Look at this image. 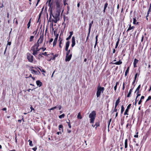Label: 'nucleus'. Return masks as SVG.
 <instances>
[{
    "mask_svg": "<svg viewBox=\"0 0 151 151\" xmlns=\"http://www.w3.org/2000/svg\"><path fill=\"white\" fill-rule=\"evenodd\" d=\"M104 90V88L101 87L100 83L99 84L97 88L96 92V96L97 98L100 97L101 94L103 93Z\"/></svg>",
    "mask_w": 151,
    "mask_h": 151,
    "instance_id": "f257e3e1",
    "label": "nucleus"
},
{
    "mask_svg": "<svg viewBox=\"0 0 151 151\" xmlns=\"http://www.w3.org/2000/svg\"><path fill=\"white\" fill-rule=\"evenodd\" d=\"M96 113L95 111H93L89 115V117L90 118V122L91 123H93L95 119Z\"/></svg>",
    "mask_w": 151,
    "mask_h": 151,
    "instance_id": "f03ea898",
    "label": "nucleus"
},
{
    "mask_svg": "<svg viewBox=\"0 0 151 151\" xmlns=\"http://www.w3.org/2000/svg\"><path fill=\"white\" fill-rule=\"evenodd\" d=\"M27 59L28 60V61L31 63H32L33 61V56L30 53H27Z\"/></svg>",
    "mask_w": 151,
    "mask_h": 151,
    "instance_id": "7ed1b4c3",
    "label": "nucleus"
},
{
    "mask_svg": "<svg viewBox=\"0 0 151 151\" xmlns=\"http://www.w3.org/2000/svg\"><path fill=\"white\" fill-rule=\"evenodd\" d=\"M56 6L57 11L59 13L60 12V10L61 9L62 4L59 1H57L56 3Z\"/></svg>",
    "mask_w": 151,
    "mask_h": 151,
    "instance_id": "20e7f679",
    "label": "nucleus"
},
{
    "mask_svg": "<svg viewBox=\"0 0 151 151\" xmlns=\"http://www.w3.org/2000/svg\"><path fill=\"white\" fill-rule=\"evenodd\" d=\"M43 37L44 35L43 34L40 35V37L37 42V47H39L40 46V44L42 43L43 40Z\"/></svg>",
    "mask_w": 151,
    "mask_h": 151,
    "instance_id": "39448f33",
    "label": "nucleus"
},
{
    "mask_svg": "<svg viewBox=\"0 0 151 151\" xmlns=\"http://www.w3.org/2000/svg\"><path fill=\"white\" fill-rule=\"evenodd\" d=\"M39 48H31V50L33 51L32 54L35 56L37 54V52L40 50Z\"/></svg>",
    "mask_w": 151,
    "mask_h": 151,
    "instance_id": "423d86ee",
    "label": "nucleus"
},
{
    "mask_svg": "<svg viewBox=\"0 0 151 151\" xmlns=\"http://www.w3.org/2000/svg\"><path fill=\"white\" fill-rule=\"evenodd\" d=\"M132 104H129L127 107V108L125 110V111L124 113V115H128V112L129 109L130 108Z\"/></svg>",
    "mask_w": 151,
    "mask_h": 151,
    "instance_id": "0eeeda50",
    "label": "nucleus"
},
{
    "mask_svg": "<svg viewBox=\"0 0 151 151\" xmlns=\"http://www.w3.org/2000/svg\"><path fill=\"white\" fill-rule=\"evenodd\" d=\"M72 56V55L71 54L69 55H66L65 61L66 62H68L70 61L71 58Z\"/></svg>",
    "mask_w": 151,
    "mask_h": 151,
    "instance_id": "6e6552de",
    "label": "nucleus"
},
{
    "mask_svg": "<svg viewBox=\"0 0 151 151\" xmlns=\"http://www.w3.org/2000/svg\"><path fill=\"white\" fill-rule=\"evenodd\" d=\"M76 43L75 42V39L74 37L73 36L72 38V44H71V46L72 47H73Z\"/></svg>",
    "mask_w": 151,
    "mask_h": 151,
    "instance_id": "1a4fd4ad",
    "label": "nucleus"
},
{
    "mask_svg": "<svg viewBox=\"0 0 151 151\" xmlns=\"http://www.w3.org/2000/svg\"><path fill=\"white\" fill-rule=\"evenodd\" d=\"M29 70L31 71V72L32 74H34L35 75H39L38 73L39 74L40 73L39 70H38V72L33 69H29Z\"/></svg>",
    "mask_w": 151,
    "mask_h": 151,
    "instance_id": "9d476101",
    "label": "nucleus"
},
{
    "mask_svg": "<svg viewBox=\"0 0 151 151\" xmlns=\"http://www.w3.org/2000/svg\"><path fill=\"white\" fill-rule=\"evenodd\" d=\"M52 54L53 55V57L52 58L50 59L49 60H47L48 61H50L51 60H54L55 59V58L56 57H57L58 55V54H55V55H54L53 53H52Z\"/></svg>",
    "mask_w": 151,
    "mask_h": 151,
    "instance_id": "9b49d317",
    "label": "nucleus"
},
{
    "mask_svg": "<svg viewBox=\"0 0 151 151\" xmlns=\"http://www.w3.org/2000/svg\"><path fill=\"white\" fill-rule=\"evenodd\" d=\"M58 128L59 130L60 131L62 132H63V125L62 124L59 125L58 126Z\"/></svg>",
    "mask_w": 151,
    "mask_h": 151,
    "instance_id": "f8f14e48",
    "label": "nucleus"
},
{
    "mask_svg": "<svg viewBox=\"0 0 151 151\" xmlns=\"http://www.w3.org/2000/svg\"><path fill=\"white\" fill-rule=\"evenodd\" d=\"M49 54H47V52H42L41 53H40L39 55V57H43V56H42V55H49Z\"/></svg>",
    "mask_w": 151,
    "mask_h": 151,
    "instance_id": "ddd939ff",
    "label": "nucleus"
},
{
    "mask_svg": "<svg viewBox=\"0 0 151 151\" xmlns=\"http://www.w3.org/2000/svg\"><path fill=\"white\" fill-rule=\"evenodd\" d=\"M72 49L71 48H70L69 50L66 53V55H69L71 54L72 55Z\"/></svg>",
    "mask_w": 151,
    "mask_h": 151,
    "instance_id": "4468645a",
    "label": "nucleus"
},
{
    "mask_svg": "<svg viewBox=\"0 0 151 151\" xmlns=\"http://www.w3.org/2000/svg\"><path fill=\"white\" fill-rule=\"evenodd\" d=\"M36 83L37 85L39 87H40L42 86V83L40 80L37 81Z\"/></svg>",
    "mask_w": 151,
    "mask_h": 151,
    "instance_id": "2eb2a0df",
    "label": "nucleus"
},
{
    "mask_svg": "<svg viewBox=\"0 0 151 151\" xmlns=\"http://www.w3.org/2000/svg\"><path fill=\"white\" fill-rule=\"evenodd\" d=\"M112 63L114 64H115L116 65H120L122 63V62L119 60V61L116 62L115 63Z\"/></svg>",
    "mask_w": 151,
    "mask_h": 151,
    "instance_id": "dca6fc26",
    "label": "nucleus"
},
{
    "mask_svg": "<svg viewBox=\"0 0 151 151\" xmlns=\"http://www.w3.org/2000/svg\"><path fill=\"white\" fill-rule=\"evenodd\" d=\"M93 23V21H92L89 24V30H88V35H89V34L90 32L91 29V27Z\"/></svg>",
    "mask_w": 151,
    "mask_h": 151,
    "instance_id": "f3484780",
    "label": "nucleus"
},
{
    "mask_svg": "<svg viewBox=\"0 0 151 151\" xmlns=\"http://www.w3.org/2000/svg\"><path fill=\"white\" fill-rule=\"evenodd\" d=\"M92 127H94L95 126H96V128L97 127H99L100 126V123H99V122H96V123L95 124L93 125V124L92 125Z\"/></svg>",
    "mask_w": 151,
    "mask_h": 151,
    "instance_id": "a211bd4d",
    "label": "nucleus"
},
{
    "mask_svg": "<svg viewBox=\"0 0 151 151\" xmlns=\"http://www.w3.org/2000/svg\"><path fill=\"white\" fill-rule=\"evenodd\" d=\"M129 68H130V67L128 66L127 67V70H126L125 73V76H126L127 75V74H128L129 73Z\"/></svg>",
    "mask_w": 151,
    "mask_h": 151,
    "instance_id": "6ab92c4d",
    "label": "nucleus"
},
{
    "mask_svg": "<svg viewBox=\"0 0 151 151\" xmlns=\"http://www.w3.org/2000/svg\"><path fill=\"white\" fill-rule=\"evenodd\" d=\"M132 92V89H130L129 90V91L127 95V97L129 98L131 96V94Z\"/></svg>",
    "mask_w": 151,
    "mask_h": 151,
    "instance_id": "aec40b11",
    "label": "nucleus"
},
{
    "mask_svg": "<svg viewBox=\"0 0 151 151\" xmlns=\"http://www.w3.org/2000/svg\"><path fill=\"white\" fill-rule=\"evenodd\" d=\"M15 50H16V52H14V54H12V55H13V56L12 58V59L13 60H14L15 59V58L16 57V55L17 53V50H16V49Z\"/></svg>",
    "mask_w": 151,
    "mask_h": 151,
    "instance_id": "412c9836",
    "label": "nucleus"
},
{
    "mask_svg": "<svg viewBox=\"0 0 151 151\" xmlns=\"http://www.w3.org/2000/svg\"><path fill=\"white\" fill-rule=\"evenodd\" d=\"M59 46L60 47H62V46L61 44H62V40L60 38V37H59Z\"/></svg>",
    "mask_w": 151,
    "mask_h": 151,
    "instance_id": "4be33fe9",
    "label": "nucleus"
},
{
    "mask_svg": "<svg viewBox=\"0 0 151 151\" xmlns=\"http://www.w3.org/2000/svg\"><path fill=\"white\" fill-rule=\"evenodd\" d=\"M108 6V4L106 2L104 5V9L103 10V12L104 13L105 12V10L106 9V8Z\"/></svg>",
    "mask_w": 151,
    "mask_h": 151,
    "instance_id": "5701e85b",
    "label": "nucleus"
},
{
    "mask_svg": "<svg viewBox=\"0 0 151 151\" xmlns=\"http://www.w3.org/2000/svg\"><path fill=\"white\" fill-rule=\"evenodd\" d=\"M134 28V26L131 27V25H129V27L128 28V29L127 30V31H128L132 29H133Z\"/></svg>",
    "mask_w": 151,
    "mask_h": 151,
    "instance_id": "b1692460",
    "label": "nucleus"
},
{
    "mask_svg": "<svg viewBox=\"0 0 151 151\" xmlns=\"http://www.w3.org/2000/svg\"><path fill=\"white\" fill-rule=\"evenodd\" d=\"M77 118L78 119H81L82 118V117L81 116V113L80 112H79L78 114L77 115Z\"/></svg>",
    "mask_w": 151,
    "mask_h": 151,
    "instance_id": "393cba45",
    "label": "nucleus"
},
{
    "mask_svg": "<svg viewBox=\"0 0 151 151\" xmlns=\"http://www.w3.org/2000/svg\"><path fill=\"white\" fill-rule=\"evenodd\" d=\"M69 122H67L66 123L68 124V127L70 128H71V126L70 124V121L69 119H68Z\"/></svg>",
    "mask_w": 151,
    "mask_h": 151,
    "instance_id": "a878e982",
    "label": "nucleus"
},
{
    "mask_svg": "<svg viewBox=\"0 0 151 151\" xmlns=\"http://www.w3.org/2000/svg\"><path fill=\"white\" fill-rule=\"evenodd\" d=\"M141 87V85L140 84L137 87V88H136L135 92H134V93H135L136 91H139V89Z\"/></svg>",
    "mask_w": 151,
    "mask_h": 151,
    "instance_id": "bb28decb",
    "label": "nucleus"
},
{
    "mask_svg": "<svg viewBox=\"0 0 151 151\" xmlns=\"http://www.w3.org/2000/svg\"><path fill=\"white\" fill-rule=\"evenodd\" d=\"M125 108L124 107L123 105H122L121 106V114H122L123 112L124 111Z\"/></svg>",
    "mask_w": 151,
    "mask_h": 151,
    "instance_id": "cd10ccee",
    "label": "nucleus"
},
{
    "mask_svg": "<svg viewBox=\"0 0 151 151\" xmlns=\"http://www.w3.org/2000/svg\"><path fill=\"white\" fill-rule=\"evenodd\" d=\"M28 142H29V145L30 146H33V144H32V141L30 139H29Z\"/></svg>",
    "mask_w": 151,
    "mask_h": 151,
    "instance_id": "c85d7f7f",
    "label": "nucleus"
},
{
    "mask_svg": "<svg viewBox=\"0 0 151 151\" xmlns=\"http://www.w3.org/2000/svg\"><path fill=\"white\" fill-rule=\"evenodd\" d=\"M50 18H51L52 16L53 17H55L53 15L52 13V9L50 10Z\"/></svg>",
    "mask_w": 151,
    "mask_h": 151,
    "instance_id": "c756f323",
    "label": "nucleus"
},
{
    "mask_svg": "<svg viewBox=\"0 0 151 151\" xmlns=\"http://www.w3.org/2000/svg\"><path fill=\"white\" fill-rule=\"evenodd\" d=\"M65 116V114H63L61 115H60L59 116V118L60 119H62Z\"/></svg>",
    "mask_w": 151,
    "mask_h": 151,
    "instance_id": "7c9ffc66",
    "label": "nucleus"
},
{
    "mask_svg": "<svg viewBox=\"0 0 151 151\" xmlns=\"http://www.w3.org/2000/svg\"><path fill=\"white\" fill-rule=\"evenodd\" d=\"M139 73L138 74L137 73H136L134 76V80H136L137 76H139Z\"/></svg>",
    "mask_w": 151,
    "mask_h": 151,
    "instance_id": "2f4dec72",
    "label": "nucleus"
},
{
    "mask_svg": "<svg viewBox=\"0 0 151 151\" xmlns=\"http://www.w3.org/2000/svg\"><path fill=\"white\" fill-rule=\"evenodd\" d=\"M37 68L39 69L41 72H43L44 73H45L46 72V71L44 69H41L40 68H39V67H37Z\"/></svg>",
    "mask_w": 151,
    "mask_h": 151,
    "instance_id": "473e14b6",
    "label": "nucleus"
},
{
    "mask_svg": "<svg viewBox=\"0 0 151 151\" xmlns=\"http://www.w3.org/2000/svg\"><path fill=\"white\" fill-rule=\"evenodd\" d=\"M31 19H30L29 20V21L27 24V28L28 29H29L30 26V23H31Z\"/></svg>",
    "mask_w": 151,
    "mask_h": 151,
    "instance_id": "72a5a7b5",
    "label": "nucleus"
},
{
    "mask_svg": "<svg viewBox=\"0 0 151 151\" xmlns=\"http://www.w3.org/2000/svg\"><path fill=\"white\" fill-rule=\"evenodd\" d=\"M138 62V60L136 58H134V61L133 62V64H137Z\"/></svg>",
    "mask_w": 151,
    "mask_h": 151,
    "instance_id": "f704fd0d",
    "label": "nucleus"
},
{
    "mask_svg": "<svg viewBox=\"0 0 151 151\" xmlns=\"http://www.w3.org/2000/svg\"><path fill=\"white\" fill-rule=\"evenodd\" d=\"M70 45V42L69 41H67V42L66 43V46L65 47H69V46Z\"/></svg>",
    "mask_w": 151,
    "mask_h": 151,
    "instance_id": "c9c22d12",
    "label": "nucleus"
},
{
    "mask_svg": "<svg viewBox=\"0 0 151 151\" xmlns=\"http://www.w3.org/2000/svg\"><path fill=\"white\" fill-rule=\"evenodd\" d=\"M98 35H96V43H95V46H94V47H96V45L97 43V41H98Z\"/></svg>",
    "mask_w": 151,
    "mask_h": 151,
    "instance_id": "e433bc0d",
    "label": "nucleus"
},
{
    "mask_svg": "<svg viewBox=\"0 0 151 151\" xmlns=\"http://www.w3.org/2000/svg\"><path fill=\"white\" fill-rule=\"evenodd\" d=\"M34 38V36H31L29 38V41L31 42V41H32L33 40Z\"/></svg>",
    "mask_w": 151,
    "mask_h": 151,
    "instance_id": "4c0bfd02",
    "label": "nucleus"
},
{
    "mask_svg": "<svg viewBox=\"0 0 151 151\" xmlns=\"http://www.w3.org/2000/svg\"><path fill=\"white\" fill-rule=\"evenodd\" d=\"M151 99V96H150L148 97L146 101L145 102H146L147 101H149Z\"/></svg>",
    "mask_w": 151,
    "mask_h": 151,
    "instance_id": "58836bf2",
    "label": "nucleus"
},
{
    "mask_svg": "<svg viewBox=\"0 0 151 151\" xmlns=\"http://www.w3.org/2000/svg\"><path fill=\"white\" fill-rule=\"evenodd\" d=\"M51 1V0H48L47 3H48V6H51V4H50V3Z\"/></svg>",
    "mask_w": 151,
    "mask_h": 151,
    "instance_id": "ea45409f",
    "label": "nucleus"
},
{
    "mask_svg": "<svg viewBox=\"0 0 151 151\" xmlns=\"http://www.w3.org/2000/svg\"><path fill=\"white\" fill-rule=\"evenodd\" d=\"M16 49V50L17 51V48H13V50H12V54H14V52H16L15 50Z\"/></svg>",
    "mask_w": 151,
    "mask_h": 151,
    "instance_id": "a19ab883",
    "label": "nucleus"
},
{
    "mask_svg": "<svg viewBox=\"0 0 151 151\" xmlns=\"http://www.w3.org/2000/svg\"><path fill=\"white\" fill-rule=\"evenodd\" d=\"M137 92V96H137V97H138L139 96H140L141 95V94L140 93H139V91H136Z\"/></svg>",
    "mask_w": 151,
    "mask_h": 151,
    "instance_id": "79ce46f5",
    "label": "nucleus"
},
{
    "mask_svg": "<svg viewBox=\"0 0 151 151\" xmlns=\"http://www.w3.org/2000/svg\"><path fill=\"white\" fill-rule=\"evenodd\" d=\"M57 108L56 106H55L54 107H52L50 109H49L50 110H54V109H56Z\"/></svg>",
    "mask_w": 151,
    "mask_h": 151,
    "instance_id": "37998d69",
    "label": "nucleus"
},
{
    "mask_svg": "<svg viewBox=\"0 0 151 151\" xmlns=\"http://www.w3.org/2000/svg\"><path fill=\"white\" fill-rule=\"evenodd\" d=\"M138 132H136V134L134 135V137L135 138H137L138 137Z\"/></svg>",
    "mask_w": 151,
    "mask_h": 151,
    "instance_id": "c03bdc74",
    "label": "nucleus"
},
{
    "mask_svg": "<svg viewBox=\"0 0 151 151\" xmlns=\"http://www.w3.org/2000/svg\"><path fill=\"white\" fill-rule=\"evenodd\" d=\"M15 22V23L17 25L18 24V22L16 18H15L14 19V22Z\"/></svg>",
    "mask_w": 151,
    "mask_h": 151,
    "instance_id": "a18cd8bd",
    "label": "nucleus"
},
{
    "mask_svg": "<svg viewBox=\"0 0 151 151\" xmlns=\"http://www.w3.org/2000/svg\"><path fill=\"white\" fill-rule=\"evenodd\" d=\"M124 145H128V139H126L125 141Z\"/></svg>",
    "mask_w": 151,
    "mask_h": 151,
    "instance_id": "49530a36",
    "label": "nucleus"
},
{
    "mask_svg": "<svg viewBox=\"0 0 151 151\" xmlns=\"http://www.w3.org/2000/svg\"><path fill=\"white\" fill-rule=\"evenodd\" d=\"M145 39V38L144 39V37L143 35L142 36V38L141 40V42H143L144 41V40Z\"/></svg>",
    "mask_w": 151,
    "mask_h": 151,
    "instance_id": "de8ad7c7",
    "label": "nucleus"
},
{
    "mask_svg": "<svg viewBox=\"0 0 151 151\" xmlns=\"http://www.w3.org/2000/svg\"><path fill=\"white\" fill-rule=\"evenodd\" d=\"M136 20L135 18H134L133 19V23L134 24H136Z\"/></svg>",
    "mask_w": 151,
    "mask_h": 151,
    "instance_id": "09e8293b",
    "label": "nucleus"
},
{
    "mask_svg": "<svg viewBox=\"0 0 151 151\" xmlns=\"http://www.w3.org/2000/svg\"><path fill=\"white\" fill-rule=\"evenodd\" d=\"M58 35H57L55 36V38L54 40L57 41V40L58 39Z\"/></svg>",
    "mask_w": 151,
    "mask_h": 151,
    "instance_id": "8fccbe9b",
    "label": "nucleus"
},
{
    "mask_svg": "<svg viewBox=\"0 0 151 151\" xmlns=\"http://www.w3.org/2000/svg\"><path fill=\"white\" fill-rule=\"evenodd\" d=\"M125 83L124 82H123V87L122 89L123 90H124L125 89Z\"/></svg>",
    "mask_w": 151,
    "mask_h": 151,
    "instance_id": "3c124183",
    "label": "nucleus"
},
{
    "mask_svg": "<svg viewBox=\"0 0 151 151\" xmlns=\"http://www.w3.org/2000/svg\"><path fill=\"white\" fill-rule=\"evenodd\" d=\"M30 109H31V111H32V110L35 111V109H34L32 107V106L31 105V107H30Z\"/></svg>",
    "mask_w": 151,
    "mask_h": 151,
    "instance_id": "603ef678",
    "label": "nucleus"
},
{
    "mask_svg": "<svg viewBox=\"0 0 151 151\" xmlns=\"http://www.w3.org/2000/svg\"><path fill=\"white\" fill-rule=\"evenodd\" d=\"M46 48H39V49L40 50L41 49H42L43 51H44L45 50H46Z\"/></svg>",
    "mask_w": 151,
    "mask_h": 151,
    "instance_id": "864d4df0",
    "label": "nucleus"
},
{
    "mask_svg": "<svg viewBox=\"0 0 151 151\" xmlns=\"http://www.w3.org/2000/svg\"><path fill=\"white\" fill-rule=\"evenodd\" d=\"M142 100H141V99H140V100H139V102H138V104L139 105L140 104H141V103H142Z\"/></svg>",
    "mask_w": 151,
    "mask_h": 151,
    "instance_id": "5fc2aeb1",
    "label": "nucleus"
},
{
    "mask_svg": "<svg viewBox=\"0 0 151 151\" xmlns=\"http://www.w3.org/2000/svg\"><path fill=\"white\" fill-rule=\"evenodd\" d=\"M37 149V148L36 146L34 147V148H33L32 149L34 151H36Z\"/></svg>",
    "mask_w": 151,
    "mask_h": 151,
    "instance_id": "6e6d98bb",
    "label": "nucleus"
},
{
    "mask_svg": "<svg viewBox=\"0 0 151 151\" xmlns=\"http://www.w3.org/2000/svg\"><path fill=\"white\" fill-rule=\"evenodd\" d=\"M120 102V101H118V100H116V101L115 104L118 105Z\"/></svg>",
    "mask_w": 151,
    "mask_h": 151,
    "instance_id": "4d7b16f0",
    "label": "nucleus"
},
{
    "mask_svg": "<svg viewBox=\"0 0 151 151\" xmlns=\"http://www.w3.org/2000/svg\"><path fill=\"white\" fill-rule=\"evenodd\" d=\"M135 81H136V80H134L133 82H132V85L134 86V87L135 86V85L134 84V83H135Z\"/></svg>",
    "mask_w": 151,
    "mask_h": 151,
    "instance_id": "13d9d810",
    "label": "nucleus"
},
{
    "mask_svg": "<svg viewBox=\"0 0 151 151\" xmlns=\"http://www.w3.org/2000/svg\"><path fill=\"white\" fill-rule=\"evenodd\" d=\"M119 40H118V41L116 42L115 47H117L118 46V44H119Z\"/></svg>",
    "mask_w": 151,
    "mask_h": 151,
    "instance_id": "bf43d9fd",
    "label": "nucleus"
},
{
    "mask_svg": "<svg viewBox=\"0 0 151 151\" xmlns=\"http://www.w3.org/2000/svg\"><path fill=\"white\" fill-rule=\"evenodd\" d=\"M62 132L61 131L58 132L56 133V134L58 135H59L60 134H61Z\"/></svg>",
    "mask_w": 151,
    "mask_h": 151,
    "instance_id": "052dcab7",
    "label": "nucleus"
},
{
    "mask_svg": "<svg viewBox=\"0 0 151 151\" xmlns=\"http://www.w3.org/2000/svg\"><path fill=\"white\" fill-rule=\"evenodd\" d=\"M54 34L55 36H56L57 35H58V34H57V32L55 31H54Z\"/></svg>",
    "mask_w": 151,
    "mask_h": 151,
    "instance_id": "680f3d73",
    "label": "nucleus"
},
{
    "mask_svg": "<svg viewBox=\"0 0 151 151\" xmlns=\"http://www.w3.org/2000/svg\"><path fill=\"white\" fill-rule=\"evenodd\" d=\"M71 37V36L69 35V36L68 37L66 38V40H69L70 39Z\"/></svg>",
    "mask_w": 151,
    "mask_h": 151,
    "instance_id": "e2e57ef3",
    "label": "nucleus"
},
{
    "mask_svg": "<svg viewBox=\"0 0 151 151\" xmlns=\"http://www.w3.org/2000/svg\"><path fill=\"white\" fill-rule=\"evenodd\" d=\"M117 109L116 108H114V110L113 111V112H112V113H113L114 112H117Z\"/></svg>",
    "mask_w": 151,
    "mask_h": 151,
    "instance_id": "0e129e2a",
    "label": "nucleus"
},
{
    "mask_svg": "<svg viewBox=\"0 0 151 151\" xmlns=\"http://www.w3.org/2000/svg\"><path fill=\"white\" fill-rule=\"evenodd\" d=\"M67 132L68 133H71V131L69 129H67Z\"/></svg>",
    "mask_w": 151,
    "mask_h": 151,
    "instance_id": "69168bd1",
    "label": "nucleus"
},
{
    "mask_svg": "<svg viewBox=\"0 0 151 151\" xmlns=\"http://www.w3.org/2000/svg\"><path fill=\"white\" fill-rule=\"evenodd\" d=\"M144 98L145 96H141V97L140 99H141V100H143L144 99Z\"/></svg>",
    "mask_w": 151,
    "mask_h": 151,
    "instance_id": "338daca9",
    "label": "nucleus"
},
{
    "mask_svg": "<svg viewBox=\"0 0 151 151\" xmlns=\"http://www.w3.org/2000/svg\"><path fill=\"white\" fill-rule=\"evenodd\" d=\"M7 110V109L6 107H4V108H3L2 109V110H3V111H6Z\"/></svg>",
    "mask_w": 151,
    "mask_h": 151,
    "instance_id": "774afa93",
    "label": "nucleus"
}]
</instances>
